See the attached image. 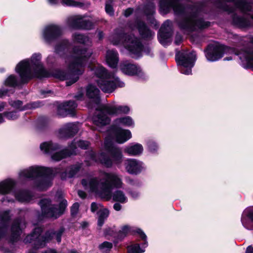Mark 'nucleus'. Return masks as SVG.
<instances>
[{
    "label": "nucleus",
    "mask_w": 253,
    "mask_h": 253,
    "mask_svg": "<svg viewBox=\"0 0 253 253\" xmlns=\"http://www.w3.org/2000/svg\"><path fill=\"white\" fill-rule=\"evenodd\" d=\"M81 166L76 165L68 168L65 172H62L59 168H49L40 166H33L21 170L18 173L19 179L36 178L34 187L39 190H45L51 186L53 177L60 173L62 179L73 177L79 170Z\"/></svg>",
    "instance_id": "f257e3e1"
},
{
    "label": "nucleus",
    "mask_w": 253,
    "mask_h": 253,
    "mask_svg": "<svg viewBox=\"0 0 253 253\" xmlns=\"http://www.w3.org/2000/svg\"><path fill=\"white\" fill-rule=\"evenodd\" d=\"M41 58V53H35L30 59L21 61L15 67V71L18 74L20 79L14 75H10L5 80L4 84L15 87L27 83L35 75L41 78L50 76V73L43 68Z\"/></svg>",
    "instance_id": "f03ea898"
},
{
    "label": "nucleus",
    "mask_w": 253,
    "mask_h": 253,
    "mask_svg": "<svg viewBox=\"0 0 253 253\" xmlns=\"http://www.w3.org/2000/svg\"><path fill=\"white\" fill-rule=\"evenodd\" d=\"M92 54V51L89 49L74 48L73 53L65 58V64L68 71L57 70L54 71L52 76L60 80H66L67 86L72 85L83 73L85 63Z\"/></svg>",
    "instance_id": "7ed1b4c3"
},
{
    "label": "nucleus",
    "mask_w": 253,
    "mask_h": 253,
    "mask_svg": "<svg viewBox=\"0 0 253 253\" xmlns=\"http://www.w3.org/2000/svg\"><path fill=\"white\" fill-rule=\"evenodd\" d=\"M82 183L85 189L106 200L111 199L113 188H121L124 185L122 176L112 172H103L99 178L84 179Z\"/></svg>",
    "instance_id": "20e7f679"
},
{
    "label": "nucleus",
    "mask_w": 253,
    "mask_h": 253,
    "mask_svg": "<svg viewBox=\"0 0 253 253\" xmlns=\"http://www.w3.org/2000/svg\"><path fill=\"white\" fill-rule=\"evenodd\" d=\"M104 148L109 152L111 157H108L103 152L97 155L91 150L86 153L85 162L86 165L89 166L97 162L106 168H111L113 164L119 167L123 161V155L121 149L115 147L112 142L107 138L104 141Z\"/></svg>",
    "instance_id": "39448f33"
},
{
    "label": "nucleus",
    "mask_w": 253,
    "mask_h": 253,
    "mask_svg": "<svg viewBox=\"0 0 253 253\" xmlns=\"http://www.w3.org/2000/svg\"><path fill=\"white\" fill-rule=\"evenodd\" d=\"M90 70L98 78L96 80L98 85L104 92H113L117 87H123L124 83L114 74L108 73L105 69L98 64L89 66Z\"/></svg>",
    "instance_id": "423d86ee"
},
{
    "label": "nucleus",
    "mask_w": 253,
    "mask_h": 253,
    "mask_svg": "<svg viewBox=\"0 0 253 253\" xmlns=\"http://www.w3.org/2000/svg\"><path fill=\"white\" fill-rule=\"evenodd\" d=\"M110 41L114 45L123 44L134 57L140 56L142 45L139 40L132 35H126L123 29H117L110 37Z\"/></svg>",
    "instance_id": "0eeeda50"
},
{
    "label": "nucleus",
    "mask_w": 253,
    "mask_h": 253,
    "mask_svg": "<svg viewBox=\"0 0 253 253\" xmlns=\"http://www.w3.org/2000/svg\"><path fill=\"white\" fill-rule=\"evenodd\" d=\"M130 108L126 105H119L115 104H108L101 106L100 110L93 118L95 125L101 127L109 124L110 119L109 116L128 114Z\"/></svg>",
    "instance_id": "6e6552de"
},
{
    "label": "nucleus",
    "mask_w": 253,
    "mask_h": 253,
    "mask_svg": "<svg viewBox=\"0 0 253 253\" xmlns=\"http://www.w3.org/2000/svg\"><path fill=\"white\" fill-rule=\"evenodd\" d=\"M42 232V229L41 227L36 228L32 234L26 237L25 239V242L32 243L36 249L43 247L46 243L54 237L57 241L59 243L61 242V237L64 230L61 228L57 232L48 231L45 233V236L41 235Z\"/></svg>",
    "instance_id": "1a4fd4ad"
},
{
    "label": "nucleus",
    "mask_w": 253,
    "mask_h": 253,
    "mask_svg": "<svg viewBox=\"0 0 253 253\" xmlns=\"http://www.w3.org/2000/svg\"><path fill=\"white\" fill-rule=\"evenodd\" d=\"M40 205L42 212L44 215L56 218L64 212L67 205V202L65 199H62L59 205L55 206L51 204L49 199H43L40 201Z\"/></svg>",
    "instance_id": "9d476101"
},
{
    "label": "nucleus",
    "mask_w": 253,
    "mask_h": 253,
    "mask_svg": "<svg viewBox=\"0 0 253 253\" xmlns=\"http://www.w3.org/2000/svg\"><path fill=\"white\" fill-rule=\"evenodd\" d=\"M176 59L181 73L185 75L192 73V68L196 60L194 51H181L176 55Z\"/></svg>",
    "instance_id": "9b49d317"
},
{
    "label": "nucleus",
    "mask_w": 253,
    "mask_h": 253,
    "mask_svg": "<svg viewBox=\"0 0 253 253\" xmlns=\"http://www.w3.org/2000/svg\"><path fill=\"white\" fill-rule=\"evenodd\" d=\"M209 22L204 21L197 16L186 17L178 23L179 27L185 32H191L207 28L210 26Z\"/></svg>",
    "instance_id": "f8f14e48"
},
{
    "label": "nucleus",
    "mask_w": 253,
    "mask_h": 253,
    "mask_svg": "<svg viewBox=\"0 0 253 253\" xmlns=\"http://www.w3.org/2000/svg\"><path fill=\"white\" fill-rule=\"evenodd\" d=\"M234 53V49L223 45H210L206 51V57L208 61H215L225 54Z\"/></svg>",
    "instance_id": "ddd939ff"
},
{
    "label": "nucleus",
    "mask_w": 253,
    "mask_h": 253,
    "mask_svg": "<svg viewBox=\"0 0 253 253\" xmlns=\"http://www.w3.org/2000/svg\"><path fill=\"white\" fill-rule=\"evenodd\" d=\"M62 33L63 30L59 25L49 24L45 26L42 29V38L46 43L49 44L60 36Z\"/></svg>",
    "instance_id": "4468645a"
},
{
    "label": "nucleus",
    "mask_w": 253,
    "mask_h": 253,
    "mask_svg": "<svg viewBox=\"0 0 253 253\" xmlns=\"http://www.w3.org/2000/svg\"><path fill=\"white\" fill-rule=\"evenodd\" d=\"M126 171L129 174L137 175L146 169L145 163L136 159H126L124 163Z\"/></svg>",
    "instance_id": "2eb2a0df"
},
{
    "label": "nucleus",
    "mask_w": 253,
    "mask_h": 253,
    "mask_svg": "<svg viewBox=\"0 0 253 253\" xmlns=\"http://www.w3.org/2000/svg\"><path fill=\"white\" fill-rule=\"evenodd\" d=\"M171 8L176 14H181L185 11V8L179 4L178 0H161L160 10L161 13L166 14Z\"/></svg>",
    "instance_id": "dca6fc26"
},
{
    "label": "nucleus",
    "mask_w": 253,
    "mask_h": 253,
    "mask_svg": "<svg viewBox=\"0 0 253 253\" xmlns=\"http://www.w3.org/2000/svg\"><path fill=\"white\" fill-rule=\"evenodd\" d=\"M171 22L169 20L166 21L161 26L158 34V39L160 43L164 46L171 42Z\"/></svg>",
    "instance_id": "f3484780"
},
{
    "label": "nucleus",
    "mask_w": 253,
    "mask_h": 253,
    "mask_svg": "<svg viewBox=\"0 0 253 253\" xmlns=\"http://www.w3.org/2000/svg\"><path fill=\"white\" fill-rule=\"evenodd\" d=\"M69 25L73 28L90 29L92 26V23L81 16H75L68 20Z\"/></svg>",
    "instance_id": "a211bd4d"
},
{
    "label": "nucleus",
    "mask_w": 253,
    "mask_h": 253,
    "mask_svg": "<svg viewBox=\"0 0 253 253\" xmlns=\"http://www.w3.org/2000/svg\"><path fill=\"white\" fill-rule=\"evenodd\" d=\"M120 69L124 74L129 76L137 75L140 77L143 76V73L139 67L128 61L121 63Z\"/></svg>",
    "instance_id": "6ab92c4d"
},
{
    "label": "nucleus",
    "mask_w": 253,
    "mask_h": 253,
    "mask_svg": "<svg viewBox=\"0 0 253 253\" xmlns=\"http://www.w3.org/2000/svg\"><path fill=\"white\" fill-rule=\"evenodd\" d=\"M251 42L253 43V38ZM237 54L241 60L242 65L244 68H250L253 70V49L242 50Z\"/></svg>",
    "instance_id": "aec40b11"
},
{
    "label": "nucleus",
    "mask_w": 253,
    "mask_h": 253,
    "mask_svg": "<svg viewBox=\"0 0 253 253\" xmlns=\"http://www.w3.org/2000/svg\"><path fill=\"white\" fill-rule=\"evenodd\" d=\"M136 232L144 241V243L142 245V248H140L139 245L137 244L128 246V253H142L145 252V248L148 246V243L146 241L147 236L140 229H136Z\"/></svg>",
    "instance_id": "412c9836"
},
{
    "label": "nucleus",
    "mask_w": 253,
    "mask_h": 253,
    "mask_svg": "<svg viewBox=\"0 0 253 253\" xmlns=\"http://www.w3.org/2000/svg\"><path fill=\"white\" fill-rule=\"evenodd\" d=\"M77 107L74 101H69L60 104L57 109V114L61 117H65L72 114Z\"/></svg>",
    "instance_id": "4be33fe9"
},
{
    "label": "nucleus",
    "mask_w": 253,
    "mask_h": 253,
    "mask_svg": "<svg viewBox=\"0 0 253 253\" xmlns=\"http://www.w3.org/2000/svg\"><path fill=\"white\" fill-rule=\"evenodd\" d=\"M241 221L246 228L253 230V207L248 208L244 211Z\"/></svg>",
    "instance_id": "5701e85b"
},
{
    "label": "nucleus",
    "mask_w": 253,
    "mask_h": 253,
    "mask_svg": "<svg viewBox=\"0 0 253 253\" xmlns=\"http://www.w3.org/2000/svg\"><path fill=\"white\" fill-rule=\"evenodd\" d=\"M77 125L74 123L65 125L59 130V136L60 138H67L72 136L78 131Z\"/></svg>",
    "instance_id": "b1692460"
},
{
    "label": "nucleus",
    "mask_w": 253,
    "mask_h": 253,
    "mask_svg": "<svg viewBox=\"0 0 253 253\" xmlns=\"http://www.w3.org/2000/svg\"><path fill=\"white\" fill-rule=\"evenodd\" d=\"M131 133L128 129L122 128L114 130V138L119 143H124L131 138Z\"/></svg>",
    "instance_id": "393cba45"
},
{
    "label": "nucleus",
    "mask_w": 253,
    "mask_h": 253,
    "mask_svg": "<svg viewBox=\"0 0 253 253\" xmlns=\"http://www.w3.org/2000/svg\"><path fill=\"white\" fill-rule=\"evenodd\" d=\"M143 146L138 143H132L126 146L124 149L125 153L131 156H138L143 152Z\"/></svg>",
    "instance_id": "a878e982"
},
{
    "label": "nucleus",
    "mask_w": 253,
    "mask_h": 253,
    "mask_svg": "<svg viewBox=\"0 0 253 253\" xmlns=\"http://www.w3.org/2000/svg\"><path fill=\"white\" fill-rule=\"evenodd\" d=\"M223 2H233L236 8L244 13L253 11V3H248L246 1H237L236 0H221ZM253 20V15L252 16Z\"/></svg>",
    "instance_id": "bb28decb"
},
{
    "label": "nucleus",
    "mask_w": 253,
    "mask_h": 253,
    "mask_svg": "<svg viewBox=\"0 0 253 253\" xmlns=\"http://www.w3.org/2000/svg\"><path fill=\"white\" fill-rule=\"evenodd\" d=\"M131 29L134 30L135 28L139 31L140 34L143 38H150L154 36V34L147 28L144 22L137 20L134 27L130 26Z\"/></svg>",
    "instance_id": "cd10ccee"
},
{
    "label": "nucleus",
    "mask_w": 253,
    "mask_h": 253,
    "mask_svg": "<svg viewBox=\"0 0 253 253\" xmlns=\"http://www.w3.org/2000/svg\"><path fill=\"white\" fill-rule=\"evenodd\" d=\"M100 91L94 85L89 84L86 88V95L92 100L93 103L98 104L100 102Z\"/></svg>",
    "instance_id": "c85d7f7f"
},
{
    "label": "nucleus",
    "mask_w": 253,
    "mask_h": 253,
    "mask_svg": "<svg viewBox=\"0 0 253 253\" xmlns=\"http://www.w3.org/2000/svg\"><path fill=\"white\" fill-rule=\"evenodd\" d=\"M106 61L108 65L112 68L117 67L119 62V54L114 50H109L106 55Z\"/></svg>",
    "instance_id": "c756f323"
},
{
    "label": "nucleus",
    "mask_w": 253,
    "mask_h": 253,
    "mask_svg": "<svg viewBox=\"0 0 253 253\" xmlns=\"http://www.w3.org/2000/svg\"><path fill=\"white\" fill-rule=\"evenodd\" d=\"M114 125L118 126L133 127L135 123L133 119L128 116L117 118L114 121Z\"/></svg>",
    "instance_id": "7c9ffc66"
},
{
    "label": "nucleus",
    "mask_w": 253,
    "mask_h": 253,
    "mask_svg": "<svg viewBox=\"0 0 253 253\" xmlns=\"http://www.w3.org/2000/svg\"><path fill=\"white\" fill-rule=\"evenodd\" d=\"M59 146L51 141L44 142L41 144V150L46 154H52L54 151L59 149Z\"/></svg>",
    "instance_id": "2f4dec72"
},
{
    "label": "nucleus",
    "mask_w": 253,
    "mask_h": 253,
    "mask_svg": "<svg viewBox=\"0 0 253 253\" xmlns=\"http://www.w3.org/2000/svg\"><path fill=\"white\" fill-rule=\"evenodd\" d=\"M15 184L14 181L11 179H6L0 182V194H4L9 192Z\"/></svg>",
    "instance_id": "473e14b6"
},
{
    "label": "nucleus",
    "mask_w": 253,
    "mask_h": 253,
    "mask_svg": "<svg viewBox=\"0 0 253 253\" xmlns=\"http://www.w3.org/2000/svg\"><path fill=\"white\" fill-rule=\"evenodd\" d=\"M72 40L74 42L80 43L84 45H90L91 42L86 36L75 33L72 35Z\"/></svg>",
    "instance_id": "72a5a7b5"
},
{
    "label": "nucleus",
    "mask_w": 253,
    "mask_h": 253,
    "mask_svg": "<svg viewBox=\"0 0 253 253\" xmlns=\"http://www.w3.org/2000/svg\"><path fill=\"white\" fill-rule=\"evenodd\" d=\"M70 44L68 40H63L57 44L55 47L56 53L62 55L68 51Z\"/></svg>",
    "instance_id": "f704fd0d"
},
{
    "label": "nucleus",
    "mask_w": 253,
    "mask_h": 253,
    "mask_svg": "<svg viewBox=\"0 0 253 253\" xmlns=\"http://www.w3.org/2000/svg\"><path fill=\"white\" fill-rule=\"evenodd\" d=\"M9 104L13 108L19 109L20 110H24L27 109L35 108L38 107L37 103L34 102L27 105L22 107V102L20 100L11 101Z\"/></svg>",
    "instance_id": "c9c22d12"
},
{
    "label": "nucleus",
    "mask_w": 253,
    "mask_h": 253,
    "mask_svg": "<svg viewBox=\"0 0 253 253\" xmlns=\"http://www.w3.org/2000/svg\"><path fill=\"white\" fill-rule=\"evenodd\" d=\"M115 201L121 203H126L127 201V198L124 191L121 190H117L113 193H112V197Z\"/></svg>",
    "instance_id": "e433bc0d"
},
{
    "label": "nucleus",
    "mask_w": 253,
    "mask_h": 253,
    "mask_svg": "<svg viewBox=\"0 0 253 253\" xmlns=\"http://www.w3.org/2000/svg\"><path fill=\"white\" fill-rule=\"evenodd\" d=\"M109 214V211L108 209L103 208L101 209L97 212L98 220L97 224L100 227L104 224L105 221L107 219Z\"/></svg>",
    "instance_id": "4c0bfd02"
},
{
    "label": "nucleus",
    "mask_w": 253,
    "mask_h": 253,
    "mask_svg": "<svg viewBox=\"0 0 253 253\" xmlns=\"http://www.w3.org/2000/svg\"><path fill=\"white\" fill-rule=\"evenodd\" d=\"M76 154L74 151L68 152L67 149L63 150L60 152H56L51 155V159L55 161H59L71 155Z\"/></svg>",
    "instance_id": "58836bf2"
},
{
    "label": "nucleus",
    "mask_w": 253,
    "mask_h": 253,
    "mask_svg": "<svg viewBox=\"0 0 253 253\" xmlns=\"http://www.w3.org/2000/svg\"><path fill=\"white\" fill-rule=\"evenodd\" d=\"M16 199L21 202H30L31 200V196L27 191H18L15 193Z\"/></svg>",
    "instance_id": "ea45409f"
},
{
    "label": "nucleus",
    "mask_w": 253,
    "mask_h": 253,
    "mask_svg": "<svg viewBox=\"0 0 253 253\" xmlns=\"http://www.w3.org/2000/svg\"><path fill=\"white\" fill-rule=\"evenodd\" d=\"M233 23L238 26L246 27L250 25V22L244 18L234 16L233 19Z\"/></svg>",
    "instance_id": "a19ab883"
},
{
    "label": "nucleus",
    "mask_w": 253,
    "mask_h": 253,
    "mask_svg": "<svg viewBox=\"0 0 253 253\" xmlns=\"http://www.w3.org/2000/svg\"><path fill=\"white\" fill-rule=\"evenodd\" d=\"M89 145V143L87 141L84 140H80L77 142L73 143L69 147V149H74L77 148V145L80 147L82 149H86L87 147H88ZM72 151H75L73 150Z\"/></svg>",
    "instance_id": "79ce46f5"
},
{
    "label": "nucleus",
    "mask_w": 253,
    "mask_h": 253,
    "mask_svg": "<svg viewBox=\"0 0 253 253\" xmlns=\"http://www.w3.org/2000/svg\"><path fill=\"white\" fill-rule=\"evenodd\" d=\"M147 146L148 150L152 153L156 152L159 148L157 143L153 140H149L147 142Z\"/></svg>",
    "instance_id": "37998d69"
},
{
    "label": "nucleus",
    "mask_w": 253,
    "mask_h": 253,
    "mask_svg": "<svg viewBox=\"0 0 253 253\" xmlns=\"http://www.w3.org/2000/svg\"><path fill=\"white\" fill-rule=\"evenodd\" d=\"M112 247V244L109 242H104L99 245L100 250L104 253H106L110 251Z\"/></svg>",
    "instance_id": "c03bdc74"
},
{
    "label": "nucleus",
    "mask_w": 253,
    "mask_h": 253,
    "mask_svg": "<svg viewBox=\"0 0 253 253\" xmlns=\"http://www.w3.org/2000/svg\"><path fill=\"white\" fill-rule=\"evenodd\" d=\"M3 116H5L7 119L10 120H14L17 119L19 115L16 111L5 112L3 113Z\"/></svg>",
    "instance_id": "a18cd8bd"
},
{
    "label": "nucleus",
    "mask_w": 253,
    "mask_h": 253,
    "mask_svg": "<svg viewBox=\"0 0 253 253\" xmlns=\"http://www.w3.org/2000/svg\"><path fill=\"white\" fill-rule=\"evenodd\" d=\"M22 222H19L18 221H16L12 225L11 230L13 233L15 235L19 234L21 231L20 226H21Z\"/></svg>",
    "instance_id": "49530a36"
},
{
    "label": "nucleus",
    "mask_w": 253,
    "mask_h": 253,
    "mask_svg": "<svg viewBox=\"0 0 253 253\" xmlns=\"http://www.w3.org/2000/svg\"><path fill=\"white\" fill-rule=\"evenodd\" d=\"M62 4L70 6H79L80 4L73 0H61Z\"/></svg>",
    "instance_id": "de8ad7c7"
},
{
    "label": "nucleus",
    "mask_w": 253,
    "mask_h": 253,
    "mask_svg": "<svg viewBox=\"0 0 253 253\" xmlns=\"http://www.w3.org/2000/svg\"><path fill=\"white\" fill-rule=\"evenodd\" d=\"M91 211L92 212L97 211L98 212L101 209H103L102 205L96 203H92L91 205Z\"/></svg>",
    "instance_id": "09e8293b"
},
{
    "label": "nucleus",
    "mask_w": 253,
    "mask_h": 253,
    "mask_svg": "<svg viewBox=\"0 0 253 253\" xmlns=\"http://www.w3.org/2000/svg\"><path fill=\"white\" fill-rule=\"evenodd\" d=\"M131 231V227L128 225L123 226L119 231V233L122 235H126Z\"/></svg>",
    "instance_id": "8fccbe9b"
},
{
    "label": "nucleus",
    "mask_w": 253,
    "mask_h": 253,
    "mask_svg": "<svg viewBox=\"0 0 253 253\" xmlns=\"http://www.w3.org/2000/svg\"><path fill=\"white\" fill-rule=\"evenodd\" d=\"M79 208V204L78 203H75L73 205L71 209V212L73 216L76 215L78 213Z\"/></svg>",
    "instance_id": "3c124183"
},
{
    "label": "nucleus",
    "mask_w": 253,
    "mask_h": 253,
    "mask_svg": "<svg viewBox=\"0 0 253 253\" xmlns=\"http://www.w3.org/2000/svg\"><path fill=\"white\" fill-rule=\"evenodd\" d=\"M105 10L107 13L110 15L114 14V11L112 6L109 4H106L105 6Z\"/></svg>",
    "instance_id": "603ef678"
},
{
    "label": "nucleus",
    "mask_w": 253,
    "mask_h": 253,
    "mask_svg": "<svg viewBox=\"0 0 253 253\" xmlns=\"http://www.w3.org/2000/svg\"><path fill=\"white\" fill-rule=\"evenodd\" d=\"M8 90L2 87L0 89V98H2L6 95H9Z\"/></svg>",
    "instance_id": "864d4df0"
},
{
    "label": "nucleus",
    "mask_w": 253,
    "mask_h": 253,
    "mask_svg": "<svg viewBox=\"0 0 253 253\" xmlns=\"http://www.w3.org/2000/svg\"><path fill=\"white\" fill-rule=\"evenodd\" d=\"M182 38L180 35L177 34L175 36V43L176 44H178L182 41Z\"/></svg>",
    "instance_id": "5fc2aeb1"
},
{
    "label": "nucleus",
    "mask_w": 253,
    "mask_h": 253,
    "mask_svg": "<svg viewBox=\"0 0 253 253\" xmlns=\"http://www.w3.org/2000/svg\"><path fill=\"white\" fill-rule=\"evenodd\" d=\"M150 12H147L146 11V14L147 15H153L155 12V7L153 4L149 5Z\"/></svg>",
    "instance_id": "6e6d98bb"
},
{
    "label": "nucleus",
    "mask_w": 253,
    "mask_h": 253,
    "mask_svg": "<svg viewBox=\"0 0 253 253\" xmlns=\"http://www.w3.org/2000/svg\"><path fill=\"white\" fill-rule=\"evenodd\" d=\"M132 12L133 9L131 8H128L125 10L124 12V15L126 17H128L132 13Z\"/></svg>",
    "instance_id": "4d7b16f0"
},
{
    "label": "nucleus",
    "mask_w": 253,
    "mask_h": 253,
    "mask_svg": "<svg viewBox=\"0 0 253 253\" xmlns=\"http://www.w3.org/2000/svg\"><path fill=\"white\" fill-rule=\"evenodd\" d=\"M114 209L117 211H119L121 210L122 209V206L119 204V203H115L114 205Z\"/></svg>",
    "instance_id": "13d9d810"
},
{
    "label": "nucleus",
    "mask_w": 253,
    "mask_h": 253,
    "mask_svg": "<svg viewBox=\"0 0 253 253\" xmlns=\"http://www.w3.org/2000/svg\"><path fill=\"white\" fill-rule=\"evenodd\" d=\"M78 193L79 197L82 199H84L86 197V194L83 191L79 190Z\"/></svg>",
    "instance_id": "bf43d9fd"
},
{
    "label": "nucleus",
    "mask_w": 253,
    "mask_h": 253,
    "mask_svg": "<svg viewBox=\"0 0 253 253\" xmlns=\"http://www.w3.org/2000/svg\"><path fill=\"white\" fill-rule=\"evenodd\" d=\"M130 194L133 198H136L139 195V193L137 191H131L130 192Z\"/></svg>",
    "instance_id": "052dcab7"
},
{
    "label": "nucleus",
    "mask_w": 253,
    "mask_h": 253,
    "mask_svg": "<svg viewBox=\"0 0 253 253\" xmlns=\"http://www.w3.org/2000/svg\"><path fill=\"white\" fill-rule=\"evenodd\" d=\"M84 96L83 92H80L79 94L75 96V98L78 100H81Z\"/></svg>",
    "instance_id": "680f3d73"
},
{
    "label": "nucleus",
    "mask_w": 253,
    "mask_h": 253,
    "mask_svg": "<svg viewBox=\"0 0 253 253\" xmlns=\"http://www.w3.org/2000/svg\"><path fill=\"white\" fill-rule=\"evenodd\" d=\"M246 253H253V247L249 246L246 250Z\"/></svg>",
    "instance_id": "e2e57ef3"
},
{
    "label": "nucleus",
    "mask_w": 253,
    "mask_h": 253,
    "mask_svg": "<svg viewBox=\"0 0 253 253\" xmlns=\"http://www.w3.org/2000/svg\"><path fill=\"white\" fill-rule=\"evenodd\" d=\"M224 10L229 12H232L234 11V9L233 8H229L228 7H225L223 8Z\"/></svg>",
    "instance_id": "0e129e2a"
},
{
    "label": "nucleus",
    "mask_w": 253,
    "mask_h": 253,
    "mask_svg": "<svg viewBox=\"0 0 253 253\" xmlns=\"http://www.w3.org/2000/svg\"><path fill=\"white\" fill-rule=\"evenodd\" d=\"M6 103L3 102H0V112L3 110L5 106Z\"/></svg>",
    "instance_id": "69168bd1"
},
{
    "label": "nucleus",
    "mask_w": 253,
    "mask_h": 253,
    "mask_svg": "<svg viewBox=\"0 0 253 253\" xmlns=\"http://www.w3.org/2000/svg\"><path fill=\"white\" fill-rule=\"evenodd\" d=\"M48 2L49 4L53 5L57 4L58 2V0H48Z\"/></svg>",
    "instance_id": "338daca9"
},
{
    "label": "nucleus",
    "mask_w": 253,
    "mask_h": 253,
    "mask_svg": "<svg viewBox=\"0 0 253 253\" xmlns=\"http://www.w3.org/2000/svg\"><path fill=\"white\" fill-rule=\"evenodd\" d=\"M4 122V119L3 114L0 113V124H1Z\"/></svg>",
    "instance_id": "774afa93"
}]
</instances>
